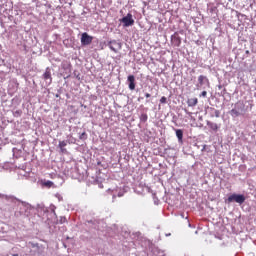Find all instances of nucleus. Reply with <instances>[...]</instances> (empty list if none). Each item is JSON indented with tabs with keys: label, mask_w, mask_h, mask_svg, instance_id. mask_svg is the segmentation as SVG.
Here are the masks:
<instances>
[{
	"label": "nucleus",
	"mask_w": 256,
	"mask_h": 256,
	"mask_svg": "<svg viewBox=\"0 0 256 256\" xmlns=\"http://www.w3.org/2000/svg\"><path fill=\"white\" fill-rule=\"evenodd\" d=\"M233 201H235V203H239L240 205H243V203H245V195L232 194L228 197V199L226 200V203H233Z\"/></svg>",
	"instance_id": "1"
},
{
	"label": "nucleus",
	"mask_w": 256,
	"mask_h": 256,
	"mask_svg": "<svg viewBox=\"0 0 256 256\" xmlns=\"http://www.w3.org/2000/svg\"><path fill=\"white\" fill-rule=\"evenodd\" d=\"M243 109H245V106L243 105V103L237 102L235 104V108L230 111V115L232 117H239V115H241V111H243Z\"/></svg>",
	"instance_id": "2"
},
{
	"label": "nucleus",
	"mask_w": 256,
	"mask_h": 256,
	"mask_svg": "<svg viewBox=\"0 0 256 256\" xmlns=\"http://www.w3.org/2000/svg\"><path fill=\"white\" fill-rule=\"evenodd\" d=\"M121 21L124 24V27H131L132 25H135V20L133 19V14L131 13H128L125 17H123Z\"/></svg>",
	"instance_id": "3"
},
{
	"label": "nucleus",
	"mask_w": 256,
	"mask_h": 256,
	"mask_svg": "<svg viewBox=\"0 0 256 256\" xmlns=\"http://www.w3.org/2000/svg\"><path fill=\"white\" fill-rule=\"evenodd\" d=\"M93 43V36H89L87 32L82 33L81 35V45L87 46Z\"/></svg>",
	"instance_id": "4"
},
{
	"label": "nucleus",
	"mask_w": 256,
	"mask_h": 256,
	"mask_svg": "<svg viewBox=\"0 0 256 256\" xmlns=\"http://www.w3.org/2000/svg\"><path fill=\"white\" fill-rule=\"evenodd\" d=\"M109 49L113 51L114 53H117L118 51H121V42H118L116 40H112L108 43Z\"/></svg>",
	"instance_id": "5"
},
{
	"label": "nucleus",
	"mask_w": 256,
	"mask_h": 256,
	"mask_svg": "<svg viewBox=\"0 0 256 256\" xmlns=\"http://www.w3.org/2000/svg\"><path fill=\"white\" fill-rule=\"evenodd\" d=\"M43 79L45 81H49L48 83L51 84L53 81V78L51 77V70L47 68L43 74Z\"/></svg>",
	"instance_id": "6"
},
{
	"label": "nucleus",
	"mask_w": 256,
	"mask_h": 256,
	"mask_svg": "<svg viewBox=\"0 0 256 256\" xmlns=\"http://www.w3.org/2000/svg\"><path fill=\"white\" fill-rule=\"evenodd\" d=\"M128 82H129V89L131 91H135V76L129 75L128 76Z\"/></svg>",
	"instance_id": "7"
},
{
	"label": "nucleus",
	"mask_w": 256,
	"mask_h": 256,
	"mask_svg": "<svg viewBox=\"0 0 256 256\" xmlns=\"http://www.w3.org/2000/svg\"><path fill=\"white\" fill-rule=\"evenodd\" d=\"M199 103V100L197 98H190L187 100L188 107H195Z\"/></svg>",
	"instance_id": "8"
},
{
	"label": "nucleus",
	"mask_w": 256,
	"mask_h": 256,
	"mask_svg": "<svg viewBox=\"0 0 256 256\" xmlns=\"http://www.w3.org/2000/svg\"><path fill=\"white\" fill-rule=\"evenodd\" d=\"M210 117H220L221 112L213 107L210 108Z\"/></svg>",
	"instance_id": "9"
},
{
	"label": "nucleus",
	"mask_w": 256,
	"mask_h": 256,
	"mask_svg": "<svg viewBox=\"0 0 256 256\" xmlns=\"http://www.w3.org/2000/svg\"><path fill=\"white\" fill-rule=\"evenodd\" d=\"M206 125H208V127L210 129H212V131H217V129H219V126L217 125V123L211 122V121H207Z\"/></svg>",
	"instance_id": "10"
},
{
	"label": "nucleus",
	"mask_w": 256,
	"mask_h": 256,
	"mask_svg": "<svg viewBox=\"0 0 256 256\" xmlns=\"http://www.w3.org/2000/svg\"><path fill=\"white\" fill-rule=\"evenodd\" d=\"M176 137L178 138L179 141H183V130H176Z\"/></svg>",
	"instance_id": "11"
},
{
	"label": "nucleus",
	"mask_w": 256,
	"mask_h": 256,
	"mask_svg": "<svg viewBox=\"0 0 256 256\" xmlns=\"http://www.w3.org/2000/svg\"><path fill=\"white\" fill-rule=\"evenodd\" d=\"M54 185L55 184L51 180L43 182V186L47 187L48 189H51V187H53Z\"/></svg>",
	"instance_id": "12"
},
{
	"label": "nucleus",
	"mask_w": 256,
	"mask_h": 256,
	"mask_svg": "<svg viewBox=\"0 0 256 256\" xmlns=\"http://www.w3.org/2000/svg\"><path fill=\"white\" fill-rule=\"evenodd\" d=\"M149 119V116H147L146 113H142L140 115V121H142V123H147V120Z\"/></svg>",
	"instance_id": "13"
},
{
	"label": "nucleus",
	"mask_w": 256,
	"mask_h": 256,
	"mask_svg": "<svg viewBox=\"0 0 256 256\" xmlns=\"http://www.w3.org/2000/svg\"><path fill=\"white\" fill-rule=\"evenodd\" d=\"M204 81H207V77L203 76V75H200L198 77V83L199 85H203Z\"/></svg>",
	"instance_id": "14"
},
{
	"label": "nucleus",
	"mask_w": 256,
	"mask_h": 256,
	"mask_svg": "<svg viewBox=\"0 0 256 256\" xmlns=\"http://www.w3.org/2000/svg\"><path fill=\"white\" fill-rule=\"evenodd\" d=\"M58 147H59V149H63L65 147H67V141H65V140L60 141L58 144Z\"/></svg>",
	"instance_id": "15"
},
{
	"label": "nucleus",
	"mask_w": 256,
	"mask_h": 256,
	"mask_svg": "<svg viewBox=\"0 0 256 256\" xmlns=\"http://www.w3.org/2000/svg\"><path fill=\"white\" fill-rule=\"evenodd\" d=\"M160 103H161L162 105H165V103H167V97L162 96L161 99H160Z\"/></svg>",
	"instance_id": "16"
},
{
	"label": "nucleus",
	"mask_w": 256,
	"mask_h": 256,
	"mask_svg": "<svg viewBox=\"0 0 256 256\" xmlns=\"http://www.w3.org/2000/svg\"><path fill=\"white\" fill-rule=\"evenodd\" d=\"M200 97H207V91H202V93L200 94Z\"/></svg>",
	"instance_id": "17"
},
{
	"label": "nucleus",
	"mask_w": 256,
	"mask_h": 256,
	"mask_svg": "<svg viewBox=\"0 0 256 256\" xmlns=\"http://www.w3.org/2000/svg\"><path fill=\"white\" fill-rule=\"evenodd\" d=\"M87 136V134L85 132H83L81 135H80V139H85V137Z\"/></svg>",
	"instance_id": "18"
},
{
	"label": "nucleus",
	"mask_w": 256,
	"mask_h": 256,
	"mask_svg": "<svg viewBox=\"0 0 256 256\" xmlns=\"http://www.w3.org/2000/svg\"><path fill=\"white\" fill-rule=\"evenodd\" d=\"M61 153H67V149L66 148H60Z\"/></svg>",
	"instance_id": "19"
},
{
	"label": "nucleus",
	"mask_w": 256,
	"mask_h": 256,
	"mask_svg": "<svg viewBox=\"0 0 256 256\" xmlns=\"http://www.w3.org/2000/svg\"><path fill=\"white\" fill-rule=\"evenodd\" d=\"M60 221H61V223H65V222L67 221V218H65V217H64V218H61Z\"/></svg>",
	"instance_id": "20"
},
{
	"label": "nucleus",
	"mask_w": 256,
	"mask_h": 256,
	"mask_svg": "<svg viewBox=\"0 0 256 256\" xmlns=\"http://www.w3.org/2000/svg\"><path fill=\"white\" fill-rule=\"evenodd\" d=\"M145 97H146V99H149V97H151V94L150 93H146Z\"/></svg>",
	"instance_id": "21"
}]
</instances>
